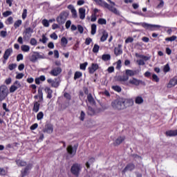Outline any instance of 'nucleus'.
Wrapping results in <instances>:
<instances>
[{
    "label": "nucleus",
    "mask_w": 177,
    "mask_h": 177,
    "mask_svg": "<svg viewBox=\"0 0 177 177\" xmlns=\"http://www.w3.org/2000/svg\"><path fill=\"white\" fill-rule=\"evenodd\" d=\"M94 1L97 3V5H99L102 8H106V9H109V11L114 13V15L120 16V10H118L115 7L107 3L106 1L103 0H94Z\"/></svg>",
    "instance_id": "f257e3e1"
},
{
    "label": "nucleus",
    "mask_w": 177,
    "mask_h": 177,
    "mask_svg": "<svg viewBox=\"0 0 177 177\" xmlns=\"http://www.w3.org/2000/svg\"><path fill=\"white\" fill-rule=\"evenodd\" d=\"M111 106L114 110H124L125 105H124V98H118L111 102Z\"/></svg>",
    "instance_id": "f03ea898"
},
{
    "label": "nucleus",
    "mask_w": 177,
    "mask_h": 177,
    "mask_svg": "<svg viewBox=\"0 0 177 177\" xmlns=\"http://www.w3.org/2000/svg\"><path fill=\"white\" fill-rule=\"evenodd\" d=\"M68 15L69 13L68 11L62 12L56 19L58 24H64V23H66V21L67 20V17H68Z\"/></svg>",
    "instance_id": "7ed1b4c3"
},
{
    "label": "nucleus",
    "mask_w": 177,
    "mask_h": 177,
    "mask_svg": "<svg viewBox=\"0 0 177 177\" xmlns=\"http://www.w3.org/2000/svg\"><path fill=\"white\" fill-rule=\"evenodd\" d=\"M132 24H134L135 26H142L143 28L145 30H149V31H153V30L156 29V25L155 24H147L146 22H131Z\"/></svg>",
    "instance_id": "20e7f679"
},
{
    "label": "nucleus",
    "mask_w": 177,
    "mask_h": 177,
    "mask_svg": "<svg viewBox=\"0 0 177 177\" xmlns=\"http://www.w3.org/2000/svg\"><path fill=\"white\" fill-rule=\"evenodd\" d=\"M81 169H82V166L78 163H75L71 167V172L73 175H75V176H78L80 175V172H81Z\"/></svg>",
    "instance_id": "39448f33"
},
{
    "label": "nucleus",
    "mask_w": 177,
    "mask_h": 177,
    "mask_svg": "<svg viewBox=\"0 0 177 177\" xmlns=\"http://www.w3.org/2000/svg\"><path fill=\"white\" fill-rule=\"evenodd\" d=\"M8 96V87L6 85L0 86V102L5 100Z\"/></svg>",
    "instance_id": "423d86ee"
},
{
    "label": "nucleus",
    "mask_w": 177,
    "mask_h": 177,
    "mask_svg": "<svg viewBox=\"0 0 177 177\" xmlns=\"http://www.w3.org/2000/svg\"><path fill=\"white\" fill-rule=\"evenodd\" d=\"M19 88H21V84L19 80H16L13 84L10 87V93H14V92H16L17 89H19Z\"/></svg>",
    "instance_id": "0eeeda50"
},
{
    "label": "nucleus",
    "mask_w": 177,
    "mask_h": 177,
    "mask_svg": "<svg viewBox=\"0 0 177 177\" xmlns=\"http://www.w3.org/2000/svg\"><path fill=\"white\" fill-rule=\"evenodd\" d=\"M140 84H142L141 80H139L135 77H132L128 81L127 86H131V85H133L134 86H139Z\"/></svg>",
    "instance_id": "6e6552de"
},
{
    "label": "nucleus",
    "mask_w": 177,
    "mask_h": 177,
    "mask_svg": "<svg viewBox=\"0 0 177 177\" xmlns=\"http://www.w3.org/2000/svg\"><path fill=\"white\" fill-rule=\"evenodd\" d=\"M129 80V77H128L127 75H122V76L118 77V81H119V82H121V84H122V85H125L126 86H127Z\"/></svg>",
    "instance_id": "1a4fd4ad"
},
{
    "label": "nucleus",
    "mask_w": 177,
    "mask_h": 177,
    "mask_svg": "<svg viewBox=\"0 0 177 177\" xmlns=\"http://www.w3.org/2000/svg\"><path fill=\"white\" fill-rule=\"evenodd\" d=\"M50 74L53 77H57V75H59V74H62V68L57 67V68H53L50 71Z\"/></svg>",
    "instance_id": "9d476101"
},
{
    "label": "nucleus",
    "mask_w": 177,
    "mask_h": 177,
    "mask_svg": "<svg viewBox=\"0 0 177 177\" xmlns=\"http://www.w3.org/2000/svg\"><path fill=\"white\" fill-rule=\"evenodd\" d=\"M68 9L71 10L72 14V17L73 19H77L78 17V15L77 14V10H75V8H74V6L73 4H70L67 6Z\"/></svg>",
    "instance_id": "9b49d317"
},
{
    "label": "nucleus",
    "mask_w": 177,
    "mask_h": 177,
    "mask_svg": "<svg viewBox=\"0 0 177 177\" xmlns=\"http://www.w3.org/2000/svg\"><path fill=\"white\" fill-rule=\"evenodd\" d=\"M133 169H135V165H133L132 163H129L122 171V174H125L127 172H129L131 171H133Z\"/></svg>",
    "instance_id": "f8f14e48"
},
{
    "label": "nucleus",
    "mask_w": 177,
    "mask_h": 177,
    "mask_svg": "<svg viewBox=\"0 0 177 177\" xmlns=\"http://www.w3.org/2000/svg\"><path fill=\"white\" fill-rule=\"evenodd\" d=\"M123 102H124V109H127V107H131V106H133V100L132 99L123 98Z\"/></svg>",
    "instance_id": "ddd939ff"
},
{
    "label": "nucleus",
    "mask_w": 177,
    "mask_h": 177,
    "mask_svg": "<svg viewBox=\"0 0 177 177\" xmlns=\"http://www.w3.org/2000/svg\"><path fill=\"white\" fill-rule=\"evenodd\" d=\"M176 85H177V76H175L170 80L169 84H167V88H174V86Z\"/></svg>",
    "instance_id": "4468645a"
},
{
    "label": "nucleus",
    "mask_w": 177,
    "mask_h": 177,
    "mask_svg": "<svg viewBox=\"0 0 177 177\" xmlns=\"http://www.w3.org/2000/svg\"><path fill=\"white\" fill-rule=\"evenodd\" d=\"M99 68V65L97 64H92L91 66L88 67V73L90 74H93Z\"/></svg>",
    "instance_id": "2eb2a0df"
},
{
    "label": "nucleus",
    "mask_w": 177,
    "mask_h": 177,
    "mask_svg": "<svg viewBox=\"0 0 177 177\" xmlns=\"http://www.w3.org/2000/svg\"><path fill=\"white\" fill-rule=\"evenodd\" d=\"M140 59H138L137 62L138 63L139 66H145V62H147L149 60L148 57L140 55Z\"/></svg>",
    "instance_id": "dca6fc26"
},
{
    "label": "nucleus",
    "mask_w": 177,
    "mask_h": 177,
    "mask_svg": "<svg viewBox=\"0 0 177 177\" xmlns=\"http://www.w3.org/2000/svg\"><path fill=\"white\" fill-rule=\"evenodd\" d=\"M67 151L71 156H75V153H77V147L73 148L71 145H69L67 147Z\"/></svg>",
    "instance_id": "f3484780"
},
{
    "label": "nucleus",
    "mask_w": 177,
    "mask_h": 177,
    "mask_svg": "<svg viewBox=\"0 0 177 177\" xmlns=\"http://www.w3.org/2000/svg\"><path fill=\"white\" fill-rule=\"evenodd\" d=\"M43 132H44V133H52V132H53V126L47 124L44 129Z\"/></svg>",
    "instance_id": "a211bd4d"
},
{
    "label": "nucleus",
    "mask_w": 177,
    "mask_h": 177,
    "mask_svg": "<svg viewBox=\"0 0 177 177\" xmlns=\"http://www.w3.org/2000/svg\"><path fill=\"white\" fill-rule=\"evenodd\" d=\"M13 53V50L12 48H8L6 50L4 55H3V59L4 60H8L9 59V56Z\"/></svg>",
    "instance_id": "6ab92c4d"
},
{
    "label": "nucleus",
    "mask_w": 177,
    "mask_h": 177,
    "mask_svg": "<svg viewBox=\"0 0 177 177\" xmlns=\"http://www.w3.org/2000/svg\"><path fill=\"white\" fill-rule=\"evenodd\" d=\"M85 12H86L85 8H79V16L81 20H84V19H85V16H86Z\"/></svg>",
    "instance_id": "aec40b11"
},
{
    "label": "nucleus",
    "mask_w": 177,
    "mask_h": 177,
    "mask_svg": "<svg viewBox=\"0 0 177 177\" xmlns=\"http://www.w3.org/2000/svg\"><path fill=\"white\" fill-rule=\"evenodd\" d=\"M121 45L119 44L118 47H115L114 49V53L115 56H120V55H122V48H121Z\"/></svg>",
    "instance_id": "412c9836"
},
{
    "label": "nucleus",
    "mask_w": 177,
    "mask_h": 177,
    "mask_svg": "<svg viewBox=\"0 0 177 177\" xmlns=\"http://www.w3.org/2000/svg\"><path fill=\"white\" fill-rule=\"evenodd\" d=\"M46 93H47V99H52V94L53 93V91L50 89L49 87H46L44 89Z\"/></svg>",
    "instance_id": "4be33fe9"
},
{
    "label": "nucleus",
    "mask_w": 177,
    "mask_h": 177,
    "mask_svg": "<svg viewBox=\"0 0 177 177\" xmlns=\"http://www.w3.org/2000/svg\"><path fill=\"white\" fill-rule=\"evenodd\" d=\"M166 136H169V137H174V136H177V129L176 130H169L166 131Z\"/></svg>",
    "instance_id": "5701e85b"
},
{
    "label": "nucleus",
    "mask_w": 177,
    "mask_h": 177,
    "mask_svg": "<svg viewBox=\"0 0 177 177\" xmlns=\"http://www.w3.org/2000/svg\"><path fill=\"white\" fill-rule=\"evenodd\" d=\"M124 140H125V136L118 137L115 142V146H118V145H121V143H122Z\"/></svg>",
    "instance_id": "b1692460"
},
{
    "label": "nucleus",
    "mask_w": 177,
    "mask_h": 177,
    "mask_svg": "<svg viewBox=\"0 0 177 177\" xmlns=\"http://www.w3.org/2000/svg\"><path fill=\"white\" fill-rule=\"evenodd\" d=\"M125 74L127 77H133V75H136V71L127 69L125 71Z\"/></svg>",
    "instance_id": "393cba45"
},
{
    "label": "nucleus",
    "mask_w": 177,
    "mask_h": 177,
    "mask_svg": "<svg viewBox=\"0 0 177 177\" xmlns=\"http://www.w3.org/2000/svg\"><path fill=\"white\" fill-rule=\"evenodd\" d=\"M31 168V165H28L24 170L21 171L22 177L28 175V171Z\"/></svg>",
    "instance_id": "a878e982"
},
{
    "label": "nucleus",
    "mask_w": 177,
    "mask_h": 177,
    "mask_svg": "<svg viewBox=\"0 0 177 177\" xmlns=\"http://www.w3.org/2000/svg\"><path fill=\"white\" fill-rule=\"evenodd\" d=\"M39 106H41L39 102H35L34 105H33L32 111H34V113H38V111H39Z\"/></svg>",
    "instance_id": "bb28decb"
},
{
    "label": "nucleus",
    "mask_w": 177,
    "mask_h": 177,
    "mask_svg": "<svg viewBox=\"0 0 177 177\" xmlns=\"http://www.w3.org/2000/svg\"><path fill=\"white\" fill-rule=\"evenodd\" d=\"M87 101L90 103V104H95V99L93 98V96H92L91 93L88 94Z\"/></svg>",
    "instance_id": "cd10ccee"
},
{
    "label": "nucleus",
    "mask_w": 177,
    "mask_h": 177,
    "mask_svg": "<svg viewBox=\"0 0 177 177\" xmlns=\"http://www.w3.org/2000/svg\"><path fill=\"white\" fill-rule=\"evenodd\" d=\"M67 44H68V40H67V38H66L65 37H62L61 39L62 46L66 48V46H67Z\"/></svg>",
    "instance_id": "c85d7f7f"
},
{
    "label": "nucleus",
    "mask_w": 177,
    "mask_h": 177,
    "mask_svg": "<svg viewBox=\"0 0 177 177\" xmlns=\"http://www.w3.org/2000/svg\"><path fill=\"white\" fill-rule=\"evenodd\" d=\"M107 38H109V33H107V32L106 31H104L102 32V36L100 38L101 42H104V41H106Z\"/></svg>",
    "instance_id": "c756f323"
},
{
    "label": "nucleus",
    "mask_w": 177,
    "mask_h": 177,
    "mask_svg": "<svg viewBox=\"0 0 177 177\" xmlns=\"http://www.w3.org/2000/svg\"><path fill=\"white\" fill-rule=\"evenodd\" d=\"M32 32H34V30L30 27L26 28L24 30V33L26 34V35H29L30 37H31Z\"/></svg>",
    "instance_id": "7c9ffc66"
},
{
    "label": "nucleus",
    "mask_w": 177,
    "mask_h": 177,
    "mask_svg": "<svg viewBox=\"0 0 177 177\" xmlns=\"http://www.w3.org/2000/svg\"><path fill=\"white\" fill-rule=\"evenodd\" d=\"M60 85V82H59V79L56 78L53 80V83L51 84V86L53 88H57Z\"/></svg>",
    "instance_id": "2f4dec72"
},
{
    "label": "nucleus",
    "mask_w": 177,
    "mask_h": 177,
    "mask_svg": "<svg viewBox=\"0 0 177 177\" xmlns=\"http://www.w3.org/2000/svg\"><path fill=\"white\" fill-rule=\"evenodd\" d=\"M143 102H144L143 97H142L141 96H138L136 97L135 102L136 104H142Z\"/></svg>",
    "instance_id": "473e14b6"
},
{
    "label": "nucleus",
    "mask_w": 177,
    "mask_h": 177,
    "mask_svg": "<svg viewBox=\"0 0 177 177\" xmlns=\"http://www.w3.org/2000/svg\"><path fill=\"white\" fill-rule=\"evenodd\" d=\"M87 113L89 115H95L96 114V111L93 108L88 106Z\"/></svg>",
    "instance_id": "72a5a7b5"
},
{
    "label": "nucleus",
    "mask_w": 177,
    "mask_h": 177,
    "mask_svg": "<svg viewBox=\"0 0 177 177\" xmlns=\"http://www.w3.org/2000/svg\"><path fill=\"white\" fill-rule=\"evenodd\" d=\"M177 39V37L175 36V35H173L170 37H166L165 39V40L167 41V42H174V41H176Z\"/></svg>",
    "instance_id": "f704fd0d"
},
{
    "label": "nucleus",
    "mask_w": 177,
    "mask_h": 177,
    "mask_svg": "<svg viewBox=\"0 0 177 177\" xmlns=\"http://www.w3.org/2000/svg\"><path fill=\"white\" fill-rule=\"evenodd\" d=\"M17 165L18 167H26L27 165V162L21 160H16Z\"/></svg>",
    "instance_id": "c9c22d12"
},
{
    "label": "nucleus",
    "mask_w": 177,
    "mask_h": 177,
    "mask_svg": "<svg viewBox=\"0 0 177 177\" xmlns=\"http://www.w3.org/2000/svg\"><path fill=\"white\" fill-rule=\"evenodd\" d=\"M110 59H111L110 54H104L102 56V59L104 60V62H107L108 60H110Z\"/></svg>",
    "instance_id": "e433bc0d"
},
{
    "label": "nucleus",
    "mask_w": 177,
    "mask_h": 177,
    "mask_svg": "<svg viewBox=\"0 0 177 177\" xmlns=\"http://www.w3.org/2000/svg\"><path fill=\"white\" fill-rule=\"evenodd\" d=\"M38 97L39 99V102H42L44 100V93H42V89H38Z\"/></svg>",
    "instance_id": "4c0bfd02"
},
{
    "label": "nucleus",
    "mask_w": 177,
    "mask_h": 177,
    "mask_svg": "<svg viewBox=\"0 0 177 177\" xmlns=\"http://www.w3.org/2000/svg\"><path fill=\"white\" fill-rule=\"evenodd\" d=\"M22 52H30V46L23 45L21 46Z\"/></svg>",
    "instance_id": "58836bf2"
},
{
    "label": "nucleus",
    "mask_w": 177,
    "mask_h": 177,
    "mask_svg": "<svg viewBox=\"0 0 177 177\" xmlns=\"http://www.w3.org/2000/svg\"><path fill=\"white\" fill-rule=\"evenodd\" d=\"M163 71L167 74V73H169L171 71V68L169 67V64H167L166 65L164 66L163 68Z\"/></svg>",
    "instance_id": "ea45409f"
},
{
    "label": "nucleus",
    "mask_w": 177,
    "mask_h": 177,
    "mask_svg": "<svg viewBox=\"0 0 177 177\" xmlns=\"http://www.w3.org/2000/svg\"><path fill=\"white\" fill-rule=\"evenodd\" d=\"M22 23H23V21H21V19H19V20L16 21L14 24L15 28H19V26H21Z\"/></svg>",
    "instance_id": "a19ab883"
},
{
    "label": "nucleus",
    "mask_w": 177,
    "mask_h": 177,
    "mask_svg": "<svg viewBox=\"0 0 177 177\" xmlns=\"http://www.w3.org/2000/svg\"><path fill=\"white\" fill-rule=\"evenodd\" d=\"M81 77H82V73L80 71H76L75 73L74 80H78L79 78H81Z\"/></svg>",
    "instance_id": "79ce46f5"
},
{
    "label": "nucleus",
    "mask_w": 177,
    "mask_h": 177,
    "mask_svg": "<svg viewBox=\"0 0 177 177\" xmlns=\"http://www.w3.org/2000/svg\"><path fill=\"white\" fill-rule=\"evenodd\" d=\"M93 162H95V158H91L88 160V162H86V168H89L91 167L90 164H92Z\"/></svg>",
    "instance_id": "37998d69"
},
{
    "label": "nucleus",
    "mask_w": 177,
    "mask_h": 177,
    "mask_svg": "<svg viewBox=\"0 0 177 177\" xmlns=\"http://www.w3.org/2000/svg\"><path fill=\"white\" fill-rule=\"evenodd\" d=\"M96 24H93L91 25V35H95L96 34Z\"/></svg>",
    "instance_id": "c03bdc74"
},
{
    "label": "nucleus",
    "mask_w": 177,
    "mask_h": 177,
    "mask_svg": "<svg viewBox=\"0 0 177 177\" xmlns=\"http://www.w3.org/2000/svg\"><path fill=\"white\" fill-rule=\"evenodd\" d=\"M39 42H42V44H46L48 42V37L45 35H42L41 39H39Z\"/></svg>",
    "instance_id": "a18cd8bd"
},
{
    "label": "nucleus",
    "mask_w": 177,
    "mask_h": 177,
    "mask_svg": "<svg viewBox=\"0 0 177 177\" xmlns=\"http://www.w3.org/2000/svg\"><path fill=\"white\" fill-rule=\"evenodd\" d=\"M99 49H100V46L97 44H95L93 48V53H97L99 52Z\"/></svg>",
    "instance_id": "49530a36"
},
{
    "label": "nucleus",
    "mask_w": 177,
    "mask_h": 177,
    "mask_svg": "<svg viewBox=\"0 0 177 177\" xmlns=\"http://www.w3.org/2000/svg\"><path fill=\"white\" fill-rule=\"evenodd\" d=\"M98 24H107V21L106 20V19H103V18H100L97 21Z\"/></svg>",
    "instance_id": "de8ad7c7"
},
{
    "label": "nucleus",
    "mask_w": 177,
    "mask_h": 177,
    "mask_svg": "<svg viewBox=\"0 0 177 177\" xmlns=\"http://www.w3.org/2000/svg\"><path fill=\"white\" fill-rule=\"evenodd\" d=\"M158 3L157 6L158 9H161V8H164V0H158Z\"/></svg>",
    "instance_id": "09e8293b"
},
{
    "label": "nucleus",
    "mask_w": 177,
    "mask_h": 177,
    "mask_svg": "<svg viewBox=\"0 0 177 177\" xmlns=\"http://www.w3.org/2000/svg\"><path fill=\"white\" fill-rule=\"evenodd\" d=\"M42 118H44V113L42 111H40L37 115V120H38V121H39V120H42Z\"/></svg>",
    "instance_id": "8fccbe9b"
},
{
    "label": "nucleus",
    "mask_w": 177,
    "mask_h": 177,
    "mask_svg": "<svg viewBox=\"0 0 177 177\" xmlns=\"http://www.w3.org/2000/svg\"><path fill=\"white\" fill-rule=\"evenodd\" d=\"M37 60H38V58H37V57L36 53H35V54H33V55L31 56L30 62H32V63H35V62H37Z\"/></svg>",
    "instance_id": "3c124183"
},
{
    "label": "nucleus",
    "mask_w": 177,
    "mask_h": 177,
    "mask_svg": "<svg viewBox=\"0 0 177 177\" xmlns=\"http://www.w3.org/2000/svg\"><path fill=\"white\" fill-rule=\"evenodd\" d=\"M112 89H113V91H115V92H121L122 91L121 86H113Z\"/></svg>",
    "instance_id": "603ef678"
},
{
    "label": "nucleus",
    "mask_w": 177,
    "mask_h": 177,
    "mask_svg": "<svg viewBox=\"0 0 177 177\" xmlns=\"http://www.w3.org/2000/svg\"><path fill=\"white\" fill-rule=\"evenodd\" d=\"M30 45H32V46H36V45H37V39H36L35 38H32V39H30Z\"/></svg>",
    "instance_id": "864d4df0"
},
{
    "label": "nucleus",
    "mask_w": 177,
    "mask_h": 177,
    "mask_svg": "<svg viewBox=\"0 0 177 177\" xmlns=\"http://www.w3.org/2000/svg\"><path fill=\"white\" fill-rule=\"evenodd\" d=\"M17 67V64H10L8 66V68L9 70H10V71H12V70H15V68H16Z\"/></svg>",
    "instance_id": "5fc2aeb1"
},
{
    "label": "nucleus",
    "mask_w": 177,
    "mask_h": 177,
    "mask_svg": "<svg viewBox=\"0 0 177 177\" xmlns=\"http://www.w3.org/2000/svg\"><path fill=\"white\" fill-rule=\"evenodd\" d=\"M86 66H88V62H84L80 64V70H86Z\"/></svg>",
    "instance_id": "6e6d98bb"
},
{
    "label": "nucleus",
    "mask_w": 177,
    "mask_h": 177,
    "mask_svg": "<svg viewBox=\"0 0 177 177\" xmlns=\"http://www.w3.org/2000/svg\"><path fill=\"white\" fill-rule=\"evenodd\" d=\"M79 118L80 121H84V120H85V112H84V111H81L80 116Z\"/></svg>",
    "instance_id": "4d7b16f0"
},
{
    "label": "nucleus",
    "mask_w": 177,
    "mask_h": 177,
    "mask_svg": "<svg viewBox=\"0 0 177 177\" xmlns=\"http://www.w3.org/2000/svg\"><path fill=\"white\" fill-rule=\"evenodd\" d=\"M41 23H42L43 26H44V27L49 26V21H48V19H43Z\"/></svg>",
    "instance_id": "13d9d810"
},
{
    "label": "nucleus",
    "mask_w": 177,
    "mask_h": 177,
    "mask_svg": "<svg viewBox=\"0 0 177 177\" xmlns=\"http://www.w3.org/2000/svg\"><path fill=\"white\" fill-rule=\"evenodd\" d=\"M12 11H6L3 12V17H8V16H10L12 15Z\"/></svg>",
    "instance_id": "bf43d9fd"
},
{
    "label": "nucleus",
    "mask_w": 177,
    "mask_h": 177,
    "mask_svg": "<svg viewBox=\"0 0 177 177\" xmlns=\"http://www.w3.org/2000/svg\"><path fill=\"white\" fill-rule=\"evenodd\" d=\"M26 17H27V9H24L23 13H22V19H23V20H26Z\"/></svg>",
    "instance_id": "052dcab7"
},
{
    "label": "nucleus",
    "mask_w": 177,
    "mask_h": 177,
    "mask_svg": "<svg viewBox=\"0 0 177 177\" xmlns=\"http://www.w3.org/2000/svg\"><path fill=\"white\" fill-rule=\"evenodd\" d=\"M121 59H119L117 62H116V68L117 70H120V68H121Z\"/></svg>",
    "instance_id": "680f3d73"
},
{
    "label": "nucleus",
    "mask_w": 177,
    "mask_h": 177,
    "mask_svg": "<svg viewBox=\"0 0 177 177\" xmlns=\"http://www.w3.org/2000/svg\"><path fill=\"white\" fill-rule=\"evenodd\" d=\"M23 77H24V73H18L16 75V79L17 80H21V78H23Z\"/></svg>",
    "instance_id": "e2e57ef3"
},
{
    "label": "nucleus",
    "mask_w": 177,
    "mask_h": 177,
    "mask_svg": "<svg viewBox=\"0 0 177 177\" xmlns=\"http://www.w3.org/2000/svg\"><path fill=\"white\" fill-rule=\"evenodd\" d=\"M133 42V38L132 37H128L126 40H125V43L126 44H130Z\"/></svg>",
    "instance_id": "0e129e2a"
},
{
    "label": "nucleus",
    "mask_w": 177,
    "mask_h": 177,
    "mask_svg": "<svg viewBox=\"0 0 177 177\" xmlns=\"http://www.w3.org/2000/svg\"><path fill=\"white\" fill-rule=\"evenodd\" d=\"M23 54H19L17 56V62H20V60H23Z\"/></svg>",
    "instance_id": "69168bd1"
},
{
    "label": "nucleus",
    "mask_w": 177,
    "mask_h": 177,
    "mask_svg": "<svg viewBox=\"0 0 177 177\" xmlns=\"http://www.w3.org/2000/svg\"><path fill=\"white\" fill-rule=\"evenodd\" d=\"M91 42H92V39H91V37H88L86 39L85 44L86 45H91Z\"/></svg>",
    "instance_id": "338daca9"
},
{
    "label": "nucleus",
    "mask_w": 177,
    "mask_h": 177,
    "mask_svg": "<svg viewBox=\"0 0 177 177\" xmlns=\"http://www.w3.org/2000/svg\"><path fill=\"white\" fill-rule=\"evenodd\" d=\"M97 19V15L93 14L91 15V21H96Z\"/></svg>",
    "instance_id": "774afa93"
}]
</instances>
